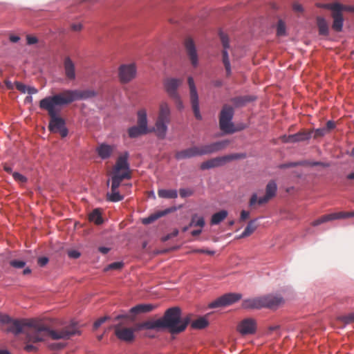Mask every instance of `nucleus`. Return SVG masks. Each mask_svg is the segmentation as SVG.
I'll return each mask as SVG.
<instances>
[{
  "label": "nucleus",
  "mask_w": 354,
  "mask_h": 354,
  "mask_svg": "<svg viewBox=\"0 0 354 354\" xmlns=\"http://www.w3.org/2000/svg\"><path fill=\"white\" fill-rule=\"evenodd\" d=\"M181 84L182 80L180 79L171 77L165 79L163 82L166 92L171 98L175 100H179V95L177 92V89Z\"/></svg>",
  "instance_id": "nucleus-10"
},
{
  "label": "nucleus",
  "mask_w": 354,
  "mask_h": 354,
  "mask_svg": "<svg viewBox=\"0 0 354 354\" xmlns=\"http://www.w3.org/2000/svg\"><path fill=\"white\" fill-rule=\"evenodd\" d=\"M219 37L223 47V50L222 51V61L226 71V74L229 76L231 74V65L227 51L230 48L229 39L227 35L221 31L219 32Z\"/></svg>",
  "instance_id": "nucleus-13"
},
{
  "label": "nucleus",
  "mask_w": 354,
  "mask_h": 354,
  "mask_svg": "<svg viewBox=\"0 0 354 354\" xmlns=\"http://www.w3.org/2000/svg\"><path fill=\"white\" fill-rule=\"evenodd\" d=\"M59 100L62 101L65 104H68L75 100H86L96 95V93L93 90H65L58 94Z\"/></svg>",
  "instance_id": "nucleus-5"
},
{
  "label": "nucleus",
  "mask_w": 354,
  "mask_h": 354,
  "mask_svg": "<svg viewBox=\"0 0 354 354\" xmlns=\"http://www.w3.org/2000/svg\"><path fill=\"white\" fill-rule=\"evenodd\" d=\"M187 82L189 87L190 101L194 116L197 120H201L202 116L199 110L198 95L194 84V79L192 77H189Z\"/></svg>",
  "instance_id": "nucleus-9"
},
{
  "label": "nucleus",
  "mask_w": 354,
  "mask_h": 354,
  "mask_svg": "<svg viewBox=\"0 0 354 354\" xmlns=\"http://www.w3.org/2000/svg\"><path fill=\"white\" fill-rule=\"evenodd\" d=\"M286 32V26L284 23L279 20L277 24V34L278 36L284 35Z\"/></svg>",
  "instance_id": "nucleus-47"
},
{
  "label": "nucleus",
  "mask_w": 354,
  "mask_h": 354,
  "mask_svg": "<svg viewBox=\"0 0 354 354\" xmlns=\"http://www.w3.org/2000/svg\"><path fill=\"white\" fill-rule=\"evenodd\" d=\"M234 115V109L228 105H225L220 113L219 126L220 129L225 133H233L239 129L234 128L232 120ZM241 129H239L240 130Z\"/></svg>",
  "instance_id": "nucleus-6"
},
{
  "label": "nucleus",
  "mask_w": 354,
  "mask_h": 354,
  "mask_svg": "<svg viewBox=\"0 0 354 354\" xmlns=\"http://www.w3.org/2000/svg\"><path fill=\"white\" fill-rule=\"evenodd\" d=\"M250 213L245 210H242L241 212L240 220L241 221H245L249 218Z\"/></svg>",
  "instance_id": "nucleus-59"
},
{
  "label": "nucleus",
  "mask_w": 354,
  "mask_h": 354,
  "mask_svg": "<svg viewBox=\"0 0 354 354\" xmlns=\"http://www.w3.org/2000/svg\"><path fill=\"white\" fill-rule=\"evenodd\" d=\"M0 322L7 324L6 330L15 335L26 334L24 350L27 352L37 351L38 348L34 344L43 342L46 337L66 339L78 333L77 326L74 322L62 329L52 330L42 320L12 319L2 313H0Z\"/></svg>",
  "instance_id": "nucleus-1"
},
{
  "label": "nucleus",
  "mask_w": 354,
  "mask_h": 354,
  "mask_svg": "<svg viewBox=\"0 0 354 354\" xmlns=\"http://www.w3.org/2000/svg\"><path fill=\"white\" fill-rule=\"evenodd\" d=\"M317 24L319 34L322 35H327L328 33V26L326 21L322 17H317Z\"/></svg>",
  "instance_id": "nucleus-31"
},
{
  "label": "nucleus",
  "mask_w": 354,
  "mask_h": 354,
  "mask_svg": "<svg viewBox=\"0 0 354 354\" xmlns=\"http://www.w3.org/2000/svg\"><path fill=\"white\" fill-rule=\"evenodd\" d=\"M48 262L47 257H40L38 259V264L40 266H44Z\"/></svg>",
  "instance_id": "nucleus-60"
},
{
  "label": "nucleus",
  "mask_w": 354,
  "mask_h": 354,
  "mask_svg": "<svg viewBox=\"0 0 354 354\" xmlns=\"http://www.w3.org/2000/svg\"><path fill=\"white\" fill-rule=\"evenodd\" d=\"M26 40H27V44L28 45L35 44L37 43V41H38V39L36 37L31 36V35H27Z\"/></svg>",
  "instance_id": "nucleus-57"
},
{
  "label": "nucleus",
  "mask_w": 354,
  "mask_h": 354,
  "mask_svg": "<svg viewBox=\"0 0 354 354\" xmlns=\"http://www.w3.org/2000/svg\"><path fill=\"white\" fill-rule=\"evenodd\" d=\"M71 29L73 31H80L82 29V25L81 24H73L71 25Z\"/></svg>",
  "instance_id": "nucleus-62"
},
{
  "label": "nucleus",
  "mask_w": 354,
  "mask_h": 354,
  "mask_svg": "<svg viewBox=\"0 0 354 354\" xmlns=\"http://www.w3.org/2000/svg\"><path fill=\"white\" fill-rule=\"evenodd\" d=\"M147 133H148V132H147L145 130H142L137 125L133 126L128 129V134L131 138H138L142 135H145Z\"/></svg>",
  "instance_id": "nucleus-33"
},
{
  "label": "nucleus",
  "mask_w": 354,
  "mask_h": 354,
  "mask_svg": "<svg viewBox=\"0 0 354 354\" xmlns=\"http://www.w3.org/2000/svg\"><path fill=\"white\" fill-rule=\"evenodd\" d=\"M230 143L229 140H223L213 142L215 153L225 149Z\"/></svg>",
  "instance_id": "nucleus-38"
},
{
  "label": "nucleus",
  "mask_w": 354,
  "mask_h": 354,
  "mask_svg": "<svg viewBox=\"0 0 354 354\" xmlns=\"http://www.w3.org/2000/svg\"><path fill=\"white\" fill-rule=\"evenodd\" d=\"M327 131L325 129L324 127H322V128H319V129H317L315 131H314V138H319V137H323L324 136H325L326 134H327Z\"/></svg>",
  "instance_id": "nucleus-50"
},
{
  "label": "nucleus",
  "mask_w": 354,
  "mask_h": 354,
  "mask_svg": "<svg viewBox=\"0 0 354 354\" xmlns=\"http://www.w3.org/2000/svg\"><path fill=\"white\" fill-rule=\"evenodd\" d=\"M241 295L239 293H227L218 297L214 301L209 304L210 308H214L218 307H224L232 305V304L240 300Z\"/></svg>",
  "instance_id": "nucleus-8"
},
{
  "label": "nucleus",
  "mask_w": 354,
  "mask_h": 354,
  "mask_svg": "<svg viewBox=\"0 0 354 354\" xmlns=\"http://www.w3.org/2000/svg\"><path fill=\"white\" fill-rule=\"evenodd\" d=\"M335 123L333 121L329 120L326 122V127L324 128L327 133H329L331 130L335 129Z\"/></svg>",
  "instance_id": "nucleus-55"
},
{
  "label": "nucleus",
  "mask_w": 354,
  "mask_h": 354,
  "mask_svg": "<svg viewBox=\"0 0 354 354\" xmlns=\"http://www.w3.org/2000/svg\"><path fill=\"white\" fill-rule=\"evenodd\" d=\"M107 199L111 202H118L123 199V196H122L118 190L115 192L111 191V193L107 194Z\"/></svg>",
  "instance_id": "nucleus-41"
},
{
  "label": "nucleus",
  "mask_w": 354,
  "mask_h": 354,
  "mask_svg": "<svg viewBox=\"0 0 354 354\" xmlns=\"http://www.w3.org/2000/svg\"><path fill=\"white\" fill-rule=\"evenodd\" d=\"M158 195L162 198H176L178 196V192L176 189H159Z\"/></svg>",
  "instance_id": "nucleus-30"
},
{
  "label": "nucleus",
  "mask_w": 354,
  "mask_h": 354,
  "mask_svg": "<svg viewBox=\"0 0 354 354\" xmlns=\"http://www.w3.org/2000/svg\"><path fill=\"white\" fill-rule=\"evenodd\" d=\"M338 320L344 324H349L354 322V313L346 315L339 316Z\"/></svg>",
  "instance_id": "nucleus-42"
},
{
  "label": "nucleus",
  "mask_w": 354,
  "mask_h": 354,
  "mask_svg": "<svg viewBox=\"0 0 354 354\" xmlns=\"http://www.w3.org/2000/svg\"><path fill=\"white\" fill-rule=\"evenodd\" d=\"M15 84L16 88L18 91H19L22 93H26V91H27V86L25 84H24L21 83V82H15Z\"/></svg>",
  "instance_id": "nucleus-52"
},
{
  "label": "nucleus",
  "mask_w": 354,
  "mask_h": 354,
  "mask_svg": "<svg viewBox=\"0 0 354 354\" xmlns=\"http://www.w3.org/2000/svg\"><path fill=\"white\" fill-rule=\"evenodd\" d=\"M88 218L90 221L95 223L96 225H100L103 223L102 214L99 209H95L94 210H93L90 213Z\"/></svg>",
  "instance_id": "nucleus-32"
},
{
  "label": "nucleus",
  "mask_w": 354,
  "mask_h": 354,
  "mask_svg": "<svg viewBox=\"0 0 354 354\" xmlns=\"http://www.w3.org/2000/svg\"><path fill=\"white\" fill-rule=\"evenodd\" d=\"M257 322L252 318H245L241 321L237 326L238 332L242 335H252L256 333Z\"/></svg>",
  "instance_id": "nucleus-11"
},
{
  "label": "nucleus",
  "mask_w": 354,
  "mask_h": 354,
  "mask_svg": "<svg viewBox=\"0 0 354 354\" xmlns=\"http://www.w3.org/2000/svg\"><path fill=\"white\" fill-rule=\"evenodd\" d=\"M277 190V185L275 181L270 180L266 187V194L264 196L258 198L257 194H253L250 199L249 205L254 207L257 203L259 205H264L275 196Z\"/></svg>",
  "instance_id": "nucleus-7"
},
{
  "label": "nucleus",
  "mask_w": 354,
  "mask_h": 354,
  "mask_svg": "<svg viewBox=\"0 0 354 354\" xmlns=\"http://www.w3.org/2000/svg\"><path fill=\"white\" fill-rule=\"evenodd\" d=\"M222 157L225 165L226 162H230L234 160L243 159L246 158V154L243 153H232Z\"/></svg>",
  "instance_id": "nucleus-37"
},
{
  "label": "nucleus",
  "mask_w": 354,
  "mask_h": 354,
  "mask_svg": "<svg viewBox=\"0 0 354 354\" xmlns=\"http://www.w3.org/2000/svg\"><path fill=\"white\" fill-rule=\"evenodd\" d=\"M313 131H302L292 135H283L280 139L284 143H295L297 142L308 140L311 137Z\"/></svg>",
  "instance_id": "nucleus-15"
},
{
  "label": "nucleus",
  "mask_w": 354,
  "mask_h": 354,
  "mask_svg": "<svg viewBox=\"0 0 354 354\" xmlns=\"http://www.w3.org/2000/svg\"><path fill=\"white\" fill-rule=\"evenodd\" d=\"M112 178L121 183L124 179H130L131 178V171H124L122 173L113 171Z\"/></svg>",
  "instance_id": "nucleus-36"
},
{
  "label": "nucleus",
  "mask_w": 354,
  "mask_h": 354,
  "mask_svg": "<svg viewBox=\"0 0 354 354\" xmlns=\"http://www.w3.org/2000/svg\"><path fill=\"white\" fill-rule=\"evenodd\" d=\"M10 264L15 268H22L25 266L26 262L21 260H12Z\"/></svg>",
  "instance_id": "nucleus-49"
},
{
  "label": "nucleus",
  "mask_w": 354,
  "mask_h": 354,
  "mask_svg": "<svg viewBox=\"0 0 354 354\" xmlns=\"http://www.w3.org/2000/svg\"><path fill=\"white\" fill-rule=\"evenodd\" d=\"M136 68L134 64H122L119 68V78L122 83H127L136 77Z\"/></svg>",
  "instance_id": "nucleus-12"
},
{
  "label": "nucleus",
  "mask_w": 354,
  "mask_h": 354,
  "mask_svg": "<svg viewBox=\"0 0 354 354\" xmlns=\"http://www.w3.org/2000/svg\"><path fill=\"white\" fill-rule=\"evenodd\" d=\"M208 325V321L205 317H200L196 320L194 321L191 326L193 328L196 329H203L205 328Z\"/></svg>",
  "instance_id": "nucleus-35"
},
{
  "label": "nucleus",
  "mask_w": 354,
  "mask_h": 354,
  "mask_svg": "<svg viewBox=\"0 0 354 354\" xmlns=\"http://www.w3.org/2000/svg\"><path fill=\"white\" fill-rule=\"evenodd\" d=\"M7 88L8 89H13L14 88V85L15 83H12L11 81L8 80H6L5 82H4Z\"/></svg>",
  "instance_id": "nucleus-64"
},
{
  "label": "nucleus",
  "mask_w": 354,
  "mask_h": 354,
  "mask_svg": "<svg viewBox=\"0 0 354 354\" xmlns=\"http://www.w3.org/2000/svg\"><path fill=\"white\" fill-rule=\"evenodd\" d=\"M205 225V220L203 217H198L197 214L192 216L189 226H198L203 227Z\"/></svg>",
  "instance_id": "nucleus-39"
},
{
  "label": "nucleus",
  "mask_w": 354,
  "mask_h": 354,
  "mask_svg": "<svg viewBox=\"0 0 354 354\" xmlns=\"http://www.w3.org/2000/svg\"><path fill=\"white\" fill-rule=\"evenodd\" d=\"M192 253H203L209 255H214L215 252L214 250H205V249H196L192 251Z\"/></svg>",
  "instance_id": "nucleus-53"
},
{
  "label": "nucleus",
  "mask_w": 354,
  "mask_h": 354,
  "mask_svg": "<svg viewBox=\"0 0 354 354\" xmlns=\"http://www.w3.org/2000/svg\"><path fill=\"white\" fill-rule=\"evenodd\" d=\"M253 100V99L250 97L245 96V97H235L232 100L233 102L235 105L241 106L244 105L246 102Z\"/></svg>",
  "instance_id": "nucleus-43"
},
{
  "label": "nucleus",
  "mask_w": 354,
  "mask_h": 354,
  "mask_svg": "<svg viewBox=\"0 0 354 354\" xmlns=\"http://www.w3.org/2000/svg\"><path fill=\"white\" fill-rule=\"evenodd\" d=\"M122 262H114L109 264L107 267V270H119L123 267Z\"/></svg>",
  "instance_id": "nucleus-51"
},
{
  "label": "nucleus",
  "mask_w": 354,
  "mask_h": 354,
  "mask_svg": "<svg viewBox=\"0 0 354 354\" xmlns=\"http://www.w3.org/2000/svg\"><path fill=\"white\" fill-rule=\"evenodd\" d=\"M184 46L192 65L196 67L198 63V57L194 41L191 37H187L184 41Z\"/></svg>",
  "instance_id": "nucleus-14"
},
{
  "label": "nucleus",
  "mask_w": 354,
  "mask_h": 354,
  "mask_svg": "<svg viewBox=\"0 0 354 354\" xmlns=\"http://www.w3.org/2000/svg\"><path fill=\"white\" fill-rule=\"evenodd\" d=\"M155 306L152 304H139L131 308L130 312L133 314H139L152 311Z\"/></svg>",
  "instance_id": "nucleus-27"
},
{
  "label": "nucleus",
  "mask_w": 354,
  "mask_h": 354,
  "mask_svg": "<svg viewBox=\"0 0 354 354\" xmlns=\"http://www.w3.org/2000/svg\"><path fill=\"white\" fill-rule=\"evenodd\" d=\"M64 68L67 79L70 80L75 79V64L69 57H66L64 59Z\"/></svg>",
  "instance_id": "nucleus-20"
},
{
  "label": "nucleus",
  "mask_w": 354,
  "mask_h": 354,
  "mask_svg": "<svg viewBox=\"0 0 354 354\" xmlns=\"http://www.w3.org/2000/svg\"><path fill=\"white\" fill-rule=\"evenodd\" d=\"M68 256L71 258L77 259L80 256V253L76 250H71L68 252Z\"/></svg>",
  "instance_id": "nucleus-61"
},
{
  "label": "nucleus",
  "mask_w": 354,
  "mask_h": 354,
  "mask_svg": "<svg viewBox=\"0 0 354 354\" xmlns=\"http://www.w3.org/2000/svg\"><path fill=\"white\" fill-rule=\"evenodd\" d=\"M200 156L209 155L214 153V147L213 142L199 146Z\"/></svg>",
  "instance_id": "nucleus-34"
},
{
  "label": "nucleus",
  "mask_w": 354,
  "mask_h": 354,
  "mask_svg": "<svg viewBox=\"0 0 354 354\" xmlns=\"http://www.w3.org/2000/svg\"><path fill=\"white\" fill-rule=\"evenodd\" d=\"M179 194L181 198H186L194 194V191L189 188L180 189Z\"/></svg>",
  "instance_id": "nucleus-46"
},
{
  "label": "nucleus",
  "mask_w": 354,
  "mask_h": 354,
  "mask_svg": "<svg viewBox=\"0 0 354 354\" xmlns=\"http://www.w3.org/2000/svg\"><path fill=\"white\" fill-rule=\"evenodd\" d=\"M106 320V317H101L96 320L93 324V327L95 329L99 328L105 321Z\"/></svg>",
  "instance_id": "nucleus-56"
},
{
  "label": "nucleus",
  "mask_w": 354,
  "mask_h": 354,
  "mask_svg": "<svg viewBox=\"0 0 354 354\" xmlns=\"http://www.w3.org/2000/svg\"><path fill=\"white\" fill-rule=\"evenodd\" d=\"M319 6L320 8L330 10L332 11V12H335L338 9H343L344 8H346V7L344 6L343 5H341L339 3L319 4Z\"/></svg>",
  "instance_id": "nucleus-40"
},
{
  "label": "nucleus",
  "mask_w": 354,
  "mask_h": 354,
  "mask_svg": "<svg viewBox=\"0 0 354 354\" xmlns=\"http://www.w3.org/2000/svg\"><path fill=\"white\" fill-rule=\"evenodd\" d=\"M138 331L134 328L122 327L120 325L115 326V335L120 340L130 342L134 339V332Z\"/></svg>",
  "instance_id": "nucleus-16"
},
{
  "label": "nucleus",
  "mask_w": 354,
  "mask_h": 354,
  "mask_svg": "<svg viewBox=\"0 0 354 354\" xmlns=\"http://www.w3.org/2000/svg\"><path fill=\"white\" fill-rule=\"evenodd\" d=\"M302 163L300 162H290L288 164H283L280 165V168H287V167H296L298 165H301Z\"/></svg>",
  "instance_id": "nucleus-58"
},
{
  "label": "nucleus",
  "mask_w": 354,
  "mask_h": 354,
  "mask_svg": "<svg viewBox=\"0 0 354 354\" xmlns=\"http://www.w3.org/2000/svg\"><path fill=\"white\" fill-rule=\"evenodd\" d=\"M114 149V146L103 143L96 149V151L102 159H107L111 157Z\"/></svg>",
  "instance_id": "nucleus-22"
},
{
  "label": "nucleus",
  "mask_w": 354,
  "mask_h": 354,
  "mask_svg": "<svg viewBox=\"0 0 354 354\" xmlns=\"http://www.w3.org/2000/svg\"><path fill=\"white\" fill-rule=\"evenodd\" d=\"M330 221H331L330 218V215L326 214V215L322 216L319 218L314 221L313 222H312L311 225L313 226H317L322 223H326V222H328Z\"/></svg>",
  "instance_id": "nucleus-45"
},
{
  "label": "nucleus",
  "mask_w": 354,
  "mask_h": 354,
  "mask_svg": "<svg viewBox=\"0 0 354 354\" xmlns=\"http://www.w3.org/2000/svg\"><path fill=\"white\" fill-rule=\"evenodd\" d=\"M343 9H338L334 12H332V17L333 19V28L335 31L339 32L343 26V16L342 14Z\"/></svg>",
  "instance_id": "nucleus-24"
},
{
  "label": "nucleus",
  "mask_w": 354,
  "mask_h": 354,
  "mask_svg": "<svg viewBox=\"0 0 354 354\" xmlns=\"http://www.w3.org/2000/svg\"><path fill=\"white\" fill-rule=\"evenodd\" d=\"M257 225L256 224V220L250 221L246 227L245 228L243 233L238 237V239H243L251 235L257 229Z\"/></svg>",
  "instance_id": "nucleus-28"
},
{
  "label": "nucleus",
  "mask_w": 354,
  "mask_h": 354,
  "mask_svg": "<svg viewBox=\"0 0 354 354\" xmlns=\"http://www.w3.org/2000/svg\"><path fill=\"white\" fill-rule=\"evenodd\" d=\"M143 328L146 329H155V328H162V323L160 319H158L155 321H147L142 323L136 324V330H140Z\"/></svg>",
  "instance_id": "nucleus-25"
},
{
  "label": "nucleus",
  "mask_w": 354,
  "mask_h": 354,
  "mask_svg": "<svg viewBox=\"0 0 354 354\" xmlns=\"http://www.w3.org/2000/svg\"><path fill=\"white\" fill-rule=\"evenodd\" d=\"M293 10L297 12H301L303 11L302 6L299 3H294Z\"/></svg>",
  "instance_id": "nucleus-63"
},
{
  "label": "nucleus",
  "mask_w": 354,
  "mask_h": 354,
  "mask_svg": "<svg viewBox=\"0 0 354 354\" xmlns=\"http://www.w3.org/2000/svg\"><path fill=\"white\" fill-rule=\"evenodd\" d=\"M330 220H335L339 218H345L350 217V214L348 212H340L337 213L329 214Z\"/></svg>",
  "instance_id": "nucleus-44"
},
{
  "label": "nucleus",
  "mask_w": 354,
  "mask_h": 354,
  "mask_svg": "<svg viewBox=\"0 0 354 354\" xmlns=\"http://www.w3.org/2000/svg\"><path fill=\"white\" fill-rule=\"evenodd\" d=\"M174 209L172 208H168L165 210L159 211L154 214H152L148 217L143 218L142 223L145 225L150 224L156 221L157 219H158L159 218L167 214L168 213L171 212Z\"/></svg>",
  "instance_id": "nucleus-26"
},
{
  "label": "nucleus",
  "mask_w": 354,
  "mask_h": 354,
  "mask_svg": "<svg viewBox=\"0 0 354 354\" xmlns=\"http://www.w3.org/2000/svg\"><path fill=\"white\" fill-rule=\"evenodd\" d=\"M224 165L223 157H216L209 159L201 163L200 168L202 170L209 169L214 167H221Z\"/></svg>",
  "instance_id": "nucleus-23"
},
{
  "label": "nucleus",
  "mask_w": 354,
  "mask_h": 354,
  "mask_svg": "<svg viewBox=\"0 0 354 354\" xmlns=\"http://www.w3.org/2000/svg\"><path fill=\"white\" fill-rule=\"evenodd\" d=\"M263 308L274 309L283 303V299L279 296L268 295L262 297Z\"/></svg>",
  "instance_id": "nucleus-18"
},
{
  "label": "nucleus",
  "mask_w": 354,
  "mask_h": 354,
  "mask_svg": "<svg viewBox=\"0 0 354 354\" xmlns=\"http://www.w3.org/2000/svg\"><path fill=\"white\" fill-rule=\"evenodd\" d=\"M196 156H201L198 146H192L187 149L178 151L174 155L175 158L178 160L192 158Z\"/></svg>",
  "instance_id": "nucleus-17"
},
{
  "label": "nucleus",
  "mask_w": 354,
  "mask_h": 354,
  "mask_svg": "<svg viewBox=\"0 0 354 354\" xmlns=\"http://www.w3.org/2000/svg\"><path fill=\"white\" fill-rule=\"evenodd\" d=\"M242 306L247 309H259L263 308L262 297L245 299Z\"/></svg>",
  "instance_id": "nucleus-21"
},
{
  "label": "nucleus",
  "mask_w": 354,
  "mask_h": 354,
  "mask_svg": "<svg viewBox=\"0 0 354 354\" xmlns=\"http://www.w3.org/2000/svg\"><path fill=\"white\" fill-rule=\"evenodd\" d=\"M162 328H168L169 332L175 334L185 330L191 320L189 315L181 317V310L178 307L167 309L162 318L160 319Z\"/></svg>",
  "instance_id": "nucleus-4"
},
{
  "label": "nucleus",
  "mask_w": 354,
  "mask_h": 354,
  "mask_svg": "<svg viewBox=\"0 0 354 354\" xmlns=\"http://www.w3.org/2000/svg\"><path fill=\"white\" fill-rule=\"evenodd\" d=\"M120 183H121L119 182L118 180L111 178V191L115 192V190H118V188L120 187Z\"/></svg>",
  "instance_id": "nucleus-54"
},
{
  "label": "nucleus",
  "mask_w": 354,
  "mask_h": 354,
  "mask_svg": "<svg viewBox=\"0 0 354 354\" xmlns=\"http://www.w3.org/2000/svg\"><path fill=\"white\" fill-rule=\"evenodd\" d=\"M137 126L142 130L149 133L153 131L159 139H165L168 130V125L171 120L170 107L166 102H162L159 105L158 116L152 130L148 129L147 111L140 109L137 113Z\"/></svg>",
  "instance_id": "nucleus-2"
},
{
  "label": "nucleus",
  "mask_w": 354,
  "mask_h": 354,
  "mask_svg": "<svg viewBox=\"0 0 354 354\" xmlns=\"http://www.w3.org/2000/svg\"><path fill=\"white\" fill-rule=\"evenodd\" d=\"M129 153L125 152L124 154L120 156L116 161L115 165L113 167L114 171H130L129 164L128 162Z\"/></svg>",
  "instance_id": "nucleus-19"
},
{
  "label": "nucleus",
  "mask_w": 354,
  "mask_h": 354,
  "mask_svg": "<svg viewBox=\"0 0 354 354\" xmlns=\"http://www.w3.org/2000/svg\"><path fill=\"white\" fill-rule=\"evenodd\" d=\"M12 176L16 181L20 182L21 183H26L27 181V178L18 172L12 173Z\"/></svg>",
  "instance_id": "nucleus-48"
},
{
  "label": "nucleus",
  "mask_w": 354,
  "mask_h": 354,
  "mask_svg": "<svg viewBox=\"0 0 354 354\" xmlns=\"http://www.w3.org/2000/svg\"><path fill=\"white\" fill-rule=\"evenodd\" d=\"M63 105L65 104L59 100V97L55 95L46 97L39 102L40 109L46 111L50 116L49 131L53 133H59L62 138H64L68 135V131L66 127L65 120L57 115L60 111L59 106Z\"/></svg>",
  "instance_id": "nucleus-3"
},
{
  "label": "nucleus",
  "mask_w": 354,
  "mask_h": 354,
  "mask_svg": "<svg viewBox=\"0 0 354 354\" xmlns=\"http://www.w3.org/2000/svg\"><path fill=\"white\" fill-rule=\"evenodd\" d=\"M227 212L226 210H221L218 212L214 214L212 216L211 224L218 225L223 221L227 216Z\"/></svg>",
  "instance_id": "nucleus-29"
}]
</instances>
